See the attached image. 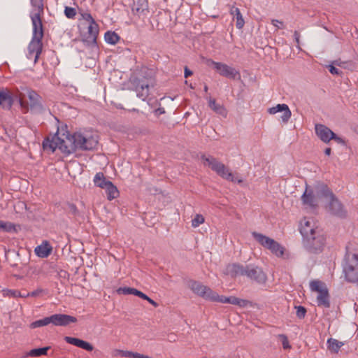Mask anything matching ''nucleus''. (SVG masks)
<instances>
[{
    "label": "nucleus",
    "instance_id": "nucleus-4",
    "mask_svg": "<svg viewBox=\"0 0 358 358\" xmlns=\"http://www.w3.org/2000/svg\"><path fill=\"white\" fill-rule=\"evenodd\" d=\"M201 163L204 166L210 168L222 178L233 182L241 183L243 180L238 173H233L229 167L212 156L202 155L201 157Z\"/></svg>",
    "mask_w": 358,
    "mask_h": 358
},
{
    "label": "nucleus",
    "instance_id": "nucleus-12",
    "mask_svg": "<svg viewBox=\"0 0 358 358\" xmlns=\"http://www.w3.org/2000/svg\"><path fill=\"white\" fill-rule=\"evenodd\" d=\"M315 133L318 138L324 143H329L331 140H334L337 143L345 144V141L336 136L329 128L324 124H317L315 125Z\"/></svg>",
    "mask_w": 358,
    "mask_h": 358
},
{
    "label": "nucleus",
    "instance_id": "nucleus-16",
    "mask_svg": "<svg viewBox=\"0 0 358 358\" xmlns=\"http://www.w3.org/2000/svg\"><path fill=\"white\" fill-rule=\"evenodd\" d=\"M117 292L118 294H134L137 296L144 300L148 301L150 304H152L154 307H157L158 303L153 301L152 299L148 297L146 294L143 293L142 292L131 287H120L117 289Z\"/></svg>",
    "mask_w": 358,
    "mask_h": 358
},
{
    "label": "nucleus",
    "instance_id": "nucleus-21",
    "mask_svg": "<svg viewBox=\"0 0 358 358\" xmlns=\"http://www.w3.org/2000/svg\"><path fill=\"white\" fill-rule=\"evenodd\" d=\"M52 251V247L47 241H43L41 245L37 246L34 250L36 255L41 258L48 257Z\"/></svg>",
    "mask_w": 358,
    "mask_h": 358
},
{
    "label": "nucleus",
    "instance_id": "nucleus-15",
    "mask_svg": "<svg viewBox=\"0 0 358 358\" xmlns=\"http://www.w3.org/2000/svg\"><path fill=\"white\" fill-rule=\"evenodd\" d=\"M323 185H321L317 187L316 195L313 194L312 189L306 187V191L301 197L303 204L308 205L312 207L317 206L319 200L324 199V196L320 193V189Z\"/></svg>",
    "mask_w": 358,
    "mask_h": 358
},
{
    "label": "nucleus",
    "instance_id": "nucleus-18",
    "mask_svg": "<svg viewBox=\"0 0 358 358\" xmlns=\"http://www.w3.org/2000/svg\"><path fill=\"white\" fill-rule=\"evenodd\" d=\"M278 112H283V115H282L281 118L284 122H287L292 115L288 106L285 103L278 104L276 106L270 108L268 109V113L270 114H275Z\"/></svg>",
    "mask_w": 358,
    "mask_h": 358
},
{
    "label": "nucleus",
    "instance_id": "nucleus-38",
    "mask_svg": "<svg viewBox=\"0 0 358 358\" xmlns=\"http://www.w3.org/2000/svg\"><path fill=\"white\" fill-rule=\"evenodd\" d=\"M64 13L68 18H73L76 15V11L75 8L66 6L64 10Z\"/></svg>",
    "mask_w": 358,
    "mask_h": 358
},
{
    "label": "nucleus",
    "instance_id": "nucleus-9",
    "mask_svg": "<svg viewBox=\"0 0 358 358\" xmlns=\"http://www.w3.org/2000/svg\"><path fill=\"white\" fill-rule=\"evenodd\" d=\"M320 193L324 196V199L328 203L327 210L332 214L338 216H343V206L339 201L334 196L327 185H323L320 189Z\"/></svg>",
    "mask_w": 358,
    "mask_h": 358
},
{
    "label": "nucleus",
    "instance_id": "nucleus-11",
    "mask_svg": "<svg viewBox=\"0 0 358 358\" xmlns=\"http://www.w3.org/2000/svg\"><path fill=\"white\" fill-rule=\"evenodd\" d=\"M80 18L79 21H83L87 25V36L86 40L89 41H96L99 27L93 17L88 12L81 10L79 12Z\"/></svg>",
    "mask_w": 358,
    "mask_h": 358
},
{
    "label": "nucleus",
    "instance_id": "nucleus-32",
    "mask_svg": "<svg viewBox=\"0 0 358 358\" xmlns=\"http://www.w3.org/2000/svg\"><path fill=\"white\" fill-rule=\"evenodd\" d=\"M51 323L50 317H46L43 319L36 320L31 324V327L34 329L37 327H41L43 326L48 325Z\"/></svg>",
    "mask_w": 358,
    "mask_h": 358
},
{
    "label": "nucleus",
    "instance_id": "nucleus-25",
    "mask_svg": "<svg viewBox=\"0 0 358 358\" xmlns=\"http://www.w3.org/2000/svg\"><path fill=\"white\" fill-rule=\"evenodd\" d=\"M231 14L234 15V20H236V27L238 29H242L244 26L245 22L239 8L232 7L231 9Z\"/></svg>",
    "mask_w": 358,
    "mask_h": 358
},
{
    "label": "nucleus",
    "instance_id": "nucleus-36",
    "mask_svg": "<svg viewBox=\"0 0 358 358\" xmlns=\"http://www.w3.org/2000/svg\"><path fill=\"white\" fill-rule=\"evenodd\" d=\"M205 221L204 217L201 214H196L194 218L192 221V225L196 228L200 224H203Z\"/></svg>",
    "mask_w": 358,
    "mask_h": 358
},
{
    "label": "nucleus",
    "instance_id": "nucleus-13",
    "mask_svg": "<svg viewBox=\"0 0 358 358\" xmlns=\"http://www.w3.org/2000/svg\"><path fill=\"white\" fill-rule=\"evenodd\" d=\"M207 64L208 66H213L222 76L234 79L236 76H240L238 71L224 63L217 62L212 59H208L207 61Z\"/></svg>",
    "mask_w": 358,
    "mask_h": 358
},
{
    "label": "nucleus",
    "instance_id": "nucleus-39",
    "mask_svg": "<svg viewBox=\"0 0 358 358\" xmlns=\"http://www.w3.org/2000/svg\"><path fill=\"white\" fill-rule=\"evenodd\" d=\"M296 316L301 319L303 318L306 313V309L303 306H296Z\"/></svg>",
    "mask_w": 358,
    "mask_h": 358
},
{
    "label": "nucleus",
    "instance_id": "nucleus-20",
    "mask_svg": "<svg viewBox=\"0 0 358 358\" xmlns=\"http://www.w3.org/2000/svg\"><path fill=\"white\" fill-rule=\"evenodd\" d=\"M64 340L66 343L91 352L94 350V347L88 342L84 341L77 338L66 336Z\"/></svg>",
    "mask_w": 358,
    "mask_h": 358
},
{
    "label": "nucleus",
    "instance_id": "nucleus-41",
    "mask_svg": "<svg viewBox=\"0 0 358 358\" xmlns=\"http://www.w3.org/2000/svg\"><path fill=\"white\" fill-rule=\"evenodd\" d=\"M271 24L277 28V29H283L284 28V23L282 21H279L277 20H272Z\"/></svg>",
    "mask_w": 358,
    "mask_h": 358
},
{
    "label": "nucleus",
    "instance_id": "nucleus-42",
    "mask_svg": "<svg viewBox=\"0 0 358 358\" xmlns=\"http://www.w3.org/2000/svg\"><path fill=\"white\" fill-rule=\"evenodd\" d=\"M329 70L331 74L334 75H341L342 72L339 71L338 69H336L334 65H329L328 66Z\"/></svg>",
    "mask_w": 358,
    "mask_h": 358
},
{
    "label": "nucleus",
    "instance_id": "nucleus-28",
    "mask_svg": "<svg viewBox=\"0 0 358 358\" xmlns=\"http://www.w3.org/2000/svg\"><path fill=\"white\" fill-rule=\"evenodd\" d=\"M108 199L111 201L119 196V191L117 188L110 182L105 187Z\"/></svg>",
    "mask_w": 358,
    "mask_h": 358
},
{
    "label": "nucleus",
    "instance_id": "nucleus-33",
    "mask_svg": "<svg viewBox=\"0 0 358 358\" xmlns=\"http://www.w3.org/2000/svg\"><path fill=\"white\" fill-rule=\"evenodd\" d=\"M0 231L6 232L15 231V226L10 222L0 220Z\"/></svg>",
    "mask_w": 358,
    "mask_h": 358
},
{
    "label": "nucleus",
    "instance_id": "nucleus-26",
    "mask_svg": "<svg viewBox=\"0 0 358 358\" xmlns=\"http://www.w3.org/2000/svg\"><path fill=\"white\" fill-rule=\"evenodd\" d=\"M109 182H110V181L107 180L104 174L101 172L97 173L94 178V183L95 186L101 189H105Z\"/></svg>",
    "mask_w": 358,
    "mask_h": 358
},
{
    "label": "nucleus",
    "instance_id": "nucleus-22",
    "mask_svg": "<svg viewBox=\"0 0 358 358\" xmlns=\"http://www.w3.org/2000/svg\"><path fill=\"white\" fill-rule=\"evenodd\" d=\"M344 272L346 280L350 282H357L358 281V268L352 267V266H345Z\"/></svg>",
    "mask_w": 358,
    "mask_h": 358
},
{
    "label": "nucleus",
    "instance_id": "nucleus-37",
    "mask_svg": "<svg viewBox=\"0 0 358 358\" xmlns=\"http://www.w3.org/2000/svg\"><path fill=\"white\" fill-rule=\"evenodd\" d=\"M46 292L43 289H37L31 292H27L26 297L31 296V297H36L39 296H42L43 294H45Z\"/></svg>",
    "mask_w": 358,
    "mask_h": 358
},
{
    "label": "nucleus",
    "instance_id": "nucleus-27",
    "mask_svg": "<svg viewBox=\"0 0 358 358\" xmlns=\"http://www.w3.org/2000/svg\"><path fill=\"white\" fill-rule=\"evenodd\" d=\"M137 96L145 100L149 95V85L148 83H141L136 87Z\"/></svg>",
    "mask_w": 358,
    "mask_h": 358
},
{
    "label": "nucleus",
    "instance_id": "nucleus-7",
    "mask_svg": "<svg viewBox=\"0 0 358 358\" xmlns=\"http://www.w3.org/2000/svg\"><path fill=\"white\" fill-rule=\"evenodd\" d=\"M252 235L262 247L270 250L274 255L278 257H282L284 256L285 248L274 239L257 232H253Z\"/></svg>",
    "mask_w": 358,
    "mask_h": 358
},
{
    "label": "nucleus",
    "instance_id": "nucleus-45",
    "mask_svg": "<svg viewBox=\"0 0 358 358\" xmlns=\"http://www.w3.org/2000/svg\"><path fill=\"white\" fill-rule=\"evenodd\" d=\"M331 149L330 148H327L324 150L325 155H327L328 156L331 155Z\"/></svg>",
    "mask_w": 358,
    "mask_h": 358
},
{
    "label": "nucleus",
    "instance_id": "nucleus-31",
    "mask_svg": "<svg viewBox=\"0 0 358 358\" xmlns=\"http://www.w3.org/2000/svg\"><path fill=\"white\" fill-rule=\"evenodd\" d=\"M107 43L115 45L118 43L120 36L114 31H107L104 36Z\"/></svg>",
    "mask_w": 358,
    "mask_h": 358
},
{
    "label": "nucleus",
    "instance_id": "nucleus-1",
    "mask_svg": "<svg viewBox=\"0 0 358 358\" xmlns=\"http://www.w3.org/2000/svg\"><path fill=\"white\" fill-rule=\"evenodd\" d=\"M31 4L32 10L30 17L33 24L34 35L28 46L27 57L29 59L34 58V63H36L43 50L42 18L44 13V3L43 0H31Z\"/></svg>",
    "mask_w": 358,
    "mask_h": 358
},
{
    "label": "nucleus",
    "instance_id": "nucleus-43",
    "mask_svg": "<svg viewBox=\"0 0 358 358\" xmlns=\"http://www.w3.org/2000/svg\"><path fill=\"white\" fill-rule=\"evenodd\" d=\"M343 64H345V62H342L340 60H335L332 62L334 66H343Z\"/></svg>",
    "mask_w": 358,
    "mask_h": 358
},
{
    "label": "nucleus",
    "instance_id": "nucleus-29",
    "mask_svg": "<svg viewBox=\"0 0 358 358\" xmlns=\"http://www.w3.org/2000/svg\"><path fill=\"white\" fill-rule=\"evenodd\" d=\"M50 347H45L42 348H37L31 350L29 352H26L23 357L27 358L28 357H40L42 355H46Z\"/></svg>",
    "mask_w": 358,
    "mask_h": 358
},
{
    "label": "nucleus",
    "instance_id": "nucleus-8",
    "mask_svg": "<svg viewBox=\"0 0 358 358\" xmlns=\"http://www.w3.org/2000/svg\"><path fill=\"white\" fill-rule=\"evenodd\" d=\"M76 150H90L96 148L98 136L91 132L75 133Z\"/></svg>",
    "mask_w": 358,
    "mask_h": 358
},
{
    "label": "nucleus",
    "instance_id": "nucleus-23",
    "mask_svg": "<svg viewBox=\"0 0 358 358\" xmlns=\"http://www.w3.org/2000/svg\"><path fill=\"white\" fill-rule=\"evenodd\" d=\"M345 266H352L358 268V255L350 251V247H347Z\"/></svg>",
    "mask_w": 358,
    "mask_h": 358
},
{
    "label": "nucleus",
    "instance_id": "nucleus-30",
    "mask_svg": "<svg viewBox=\"0 0 358 358\" xmlns=\"http://www.w3.org/2000/svg\"><path fill=\"white\" fill-rule=\"evenodd\" d=\"M210 108L214 110L216 113L220 114L224 117L227 115V110L223 106L216 103L215 99H210L209 101Z\"/></svg>",
    "mask_w": 358,
    "mask_h": 358
},
{
    "label": "nucleus",
    "instance_id": "nucleus-24",
    "mask_svg": "<svg viewBox=\"0 0 358 358\" xmlns=\"http://www.w3.org/2000/svg\"><path fill=\"white\" fill-rule=\"evenodd\" d=\"M327 349L334 354L338 353L340 349L343 346L344 343L335 338H329L327 342Z\"/></svg>",
    "mask_w": 358,
    "mask_h": 358
},
{
    "label": "nucleus",
    "instance_id": "nucleus-46",
    "mask_svg": "<svg viewBox=\"0 0 358 358\" xmlns=\"http://www.w3.org/2000/svg\"><path fill=\"white\" fill-rule=\"evenodd\" d=\"M294 36H295V37H296V41H297V42H299V33H298L297 31H295V32H294Z\"/></svg>",
    "mask_w": 358,
    "mask_h": 358
},
{
    "label": "nucleus",
    "instance_id": "nucleus-35",
    "mask_svg": "<svg viewBox=\"0 0 358 358\" xmlns=\"http://www.w3.org/2000/svg\"><path fill=\"white\" fill-rule=\"evenodd\" d=\"M278 338L280 339V341L282 343V348L284 350H290L292 348L291 345L289 344L288 338L285 334H279L278 336Z\"/></svg>",
    "mask_w": 358,
    "mask_h": 358
},
{
    "label": "nucleus",
    "instance_id": "nucleus-17",
    "mask_svg": "<svg viewBox=\"0 0 358 358\" xmlns=\"http://www.w3.org/2000/svg\"><path fill=\"white\" fill-rule=\"evenodd\" d=\"M51 323L55 326H67L70 323H75L77 319L75 317L65 314H55L50 316Z\"/></svg>",
    "mask_w": 358,
    "mask_h": 358
},
{
    "label": "nucleus",
    "instance_id": "nucleus-40",
    "mask_svg": "<svg viewBox=\"0 0 358 358\" xmlns=\"http://www.w3.org/2000/svg\"><path fill=\"white\" fill-rule=\"evenodd\" d=\"M6 294L14 298L26 297V295H21V292L18 290H8Z\"/></svg>",
    "mask_w": 358,
    "mask_h": 358
},
{
    "label": "nucleus",
    "instance_id": "nucleus-44",
    "mask_svg": "<svg viewBox=\"0 0 358 358\" xmlns=\"http://www.w3.org/2000/svg\"><path fill=\"white\" fill-rule=\"evenodd\" d=\"M192 75V72L187 68L185 67V77L187 78Z\"/></svg>",
    "mask_w": 358,
    "mask_h": 358
},
{
    "label": "nucleus",
    "instance_id": "nucleus-2",
    "mask_svg": "<svg viewBox=\"0 0 358 358\" xmlns=\"http://www.w3.org/2000/svg\"><path fill=\"white\" fill-rule=\"evenodd\" d=\"M43 147L45 150L52 152L58 149L62 153L69 155L76 150L75 133L71 134L66 126L58 128L56 134L45 138Z\"/></svg>",
    "mask_w": 358,
    "mask_h": 358
},
{
    "label": "nucleus",
    "instance_id": "nucleus-5",
    "mask_svg": "<svg viewBox=\"0 0 358 358\" xmlns=\"http://www.w3.org/2000/svg\"><path fill=\"white\" fill-rule=\"evenodd\" d=\"M189 287L195 294L202 297L206 300L213 302L231 304L230 296L227 297L223 295H219L215 291L198 281H189Z\"/></svg>",
    "mask_w": 358,
    "mask_h": 358
},
{
    "label": "nucleus",
    "instance_id": "nucleus-14",
    "mask_svg": "<svg viewBox=\"0 0 358 358\" xmlns=\"http://www.w3.org/2000/svg\"><path fill=\"white\" fill-rule=\"evenodd\" d=\"M16 97L17 98L23 110H28L29 106L31 107L35 106L40 103L41 96L34 91H28V97L29 103L25 100V95L22 92L17 91Z\"/></svg>",
    "mask_w": 358,
    "mask_h": 358
},
{
    "label": "nucleus",
    "instance_id": "nucleus-6",
    "mask_svg": "<svg viewBox=\"0 0 358 358\" xmlns=\"http://www.w3.org/2000/svg\"><path fill=\"white\" fill-rule=\"evenodd\" d=\"M228 271L232 273V275L236 276L247 275L252 280H254L259 283H264L266 280V275L263 271L258 268H250L248 266L243 267L238 264H233L228 267Z\"/></svg>",
    "mask_w": 358,
    "mask_h": 358
},
{
    "label": "nucleus",
    "instance_id": "nucleus-34",
    "mask_svg": "<svg viewBox=\"0 0 358 358\" xmlns=\"http://www.w3.org/2000/svg\"><path fill=\"white\" fill-rule=\"evenodd\" d=\"M231 304L236 305L241 308H244L248 306L250 303L248 301L245 299H239L236 296H230Z\"/></svg>",
    "mask_w": 358,
    "mask_h": 358
},
{
    "label": "nucleus",
    "instance_id": "nucleus-49",
    "mask_svg": "<svg viewBox=\"0 0 358 358\" xmlns=\"http://www.w3.org/2000/svg\"><path fill=\"white\" fill-rule=\"evenodd\" d=\"M357 134H358V131H357Z\"/></svg>",
    "mask_w": 358,
    "mask_h": 358
},
{
    "label": "nucleus",
    "instance_id": "nucleus-48",
    "mask_svg": "<svg viewBox=\"0 0 358 358\" xmlns=\"http://www.w3.org/2000/svg\"><path fill=\"white\" fill-rule=\"evenodd\" d=\"M21 295H27V293H23V294H21Z\"/></svg>",
    "mask_w": 358,
    "mask_h": 358
},
{
    "label": "nucleus",
    "instance_id": "nucleus-19",
    "mask_svg": "<svg viewBox=\"0 0 358 358\" xmlns=\"http://www.w3.org/2000/svg\"><path fill=\"white\" fill-rule=\"evenodd\" d=\"M13 101V94L8 90L0 91V106L3 108L10 109Z\"/></svg>",
    "mask_w": 358,
    "mask_h": 358
},
{
    "label": "nucleus",
    "instance_id": "nucleus-47",
    "mask_svg": "<svg viewBox=\"0 0 358 358\" xmlns=\"http://www.w3.org/2000/svg\"><path fill=\"white\" fill-rule=\"evenodd\" d=\"M207 90H208V87L206 86L205 87V90L207 91Z\"/></svg>",
    "mask_w": 358,
    "mask_h": 358
},
{
    "label": "nucleus",
    "instance_id": "nucleus-10",
    "mask_svg": "<svg viewBox=\"0 0 358 358\" xmlns=\"http://www.w3.org/2000/svg\"><path fill=\"white\" fill-rule=\"evenodd\" d=\"M310 287L312 292L318 294L317 296V306L329 308V294L326 285L320 280H313L310 282Z\"/></svg>",
    "mask_w": 358,
    "mask_h": 358
},
{
    "label": "nucleus",
    "instance_id": "nucleus-3",
    "mask_svg": "<svg viewBox=\"0 0 358 358\" xmlns=\"http://www.w3.org/2000/svg\"><path fill=\"white\" fill-rule=\"evenodd\" d=\"M300 232L306 247L312 252L320 251L325 243V236L313 218L304 217L300 222Z\"/></svg>",
    "mask_w": 358,
    "mask_h": 358
}]
</instances>
